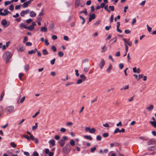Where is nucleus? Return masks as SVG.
Segmentation results:
<instances>
[{
    "label": "nucleus",
    "instance_id": "obj_1",
    "mask_svg": "<svg viewBox=\"0 0 156 156\" xmlns=\"http://www.w3.org/2000/svg\"><path fill=\"white\" fill-rule=\"evenodd\" d=\"M12 56V54L11 52L9 51H8L3 54L2 57L4 59L6 60V62L8 63Z\"/></svg>",
    "mask_w": 156,
    "mask_h": 156
},
{
    "label": "nucleus",
    "instance_id": "obj_2",
    "mask_svg": "<svg viewBox=\"0 0 156 156\" xmlns=\"http://www.w3.org/2000/svg\"><path fill=\"white\" fill-rule=\"evenodd\" d=\"M71 150L70 146L69 144H66L65 146L63 148V151L65 153L67 154Z\"/></svg>",
    "mask_w": 156,
    "mask_h": 156
},
{
    "label": "nucleus",
    "instance_id": "obj_3",
    "mask_svg": "<svg viewBox=\"0 0 156 156\" xmlns=\"http://www.w3.org/2000/svg\"><path fill=\"white\" fill-rule=\"evenodd\" d=\"M10 22L9 21H7L6 19H3L1 22V24L4 28L8 27L10 25Z\"/></svg>",
    "mask_w": 156,
    "mask_h": 156
},
{
    "label": "nucleus",
    "instance_id": "obj_4",
    "mask_svg": "<svg viewBox=\"0 0 156 156\" xmlns=\"http://www.w3.org/2000/svg\"><path fill=\"white\" fill-rule=\"evenodd\" d=\"M14 107L13 106H9L5 108V111L8 114H10L11 113L14 111Z\"/></svg>",
    "mask_w": 156,
    "mask_h": 156
},
{
    "label": "nucleus",
    "instance_id": "obj_5",
    "mask_svg": "<svg viewBox=\"0 0 156 156\" xmlns=\"http://www.w3.org/2000/svg\"><path fill=\"white\" fill-rule=\"evenodd\" d=\"M3 10V9H0V15L1 16H5L8 15L9 13H10V12L6 9H5L4 10V12H2Z\"/></svg>",
    "mask_w": 156,
    "mask_h": 156
},
{
    "label": "nucleus",
    "instance_id": "obj_6",
    "mask_svg": "<svg viewBox=\"0 0 156 156\" xmlns=\"http://www.w3.org/2000/svg\"><path fill=\"white\" fill-rule=\"evenodd\" d=\"M18 52L24 51L25 48L21 44H19L16 48Z\"/></svg>",
    "mask_w": 156,
    "mask_h": 156
},
{
    "label": "nucleus",
    "instance_id": "obj_7",
    "mask_svg": "<svg viewBox=\"0 0 156 156\" xmlns=\"http://www.w3.org/2000/svg\"><path fill=\"white\" fill-rule=\"evenodd\" d=\"M100 6L101 8L104 7L105 10L107 11L108 12H110V11L108 9V5H105V3H101L100 4Z\"/></svg>",
    "mask_w": 156,
    "mask_h": 156
},
{
    "label": "nucleus",
    "instance_id": "obj_8",
    "mask_svg": "<svg viewBox=\"0 0 156 156\" xmlns=\"http://www.w3.org/2000/svg\"><path fill=\"white\" fill-rule=\"evenodd\" d=\"M30 12L29 9H27L24 10H22L20 13V15L22 17L24 16L25 15L27 14Z\"/></svg>",
    "mask_w": 156,
    "mask_h": 156
},
{
    "label": "nucleus",
    "instance_id": "obj_9",
    "mask_svg": "<svg viewBox=\"0 0 156 156\" xmlns=\"http://www.w3.org/2000/svg\"><path fill=\"white\" fill-rule=\"evenodd\" d=\"M31 3L30 1H28L24 2L22 5V6L23 8H26L28 7L29 4H30Z\"/></svg>",
    "mask_w": 156,
    "mask_h": 156
},
{
    "label": "nucleus",
    "instance_id": "obj_10",
    "mask_svg": "<svg viewBox=\"0 0 156 156\" xmlns=\"http://www.w3.org/2000/svg\"><path fill=\"white\" fill-rule=\"evenodd\" d=\"M21 96L19 95L17 100V102L18 103H22L25 99V97L23 96L21 99H20Z\"/></svg>",
    "mask_w": 156,
    "mask_h": 156
},
{
    "label": "nucleus",
    "instance_id": "obj_11",
    "mask_svg": "<svg viewBox=\"0 0 156 156\" xmlns=\"http://www.w3.org/2000/svg\"><path fill=\"white\" fill-rule=\"evenodd\" d=\"M156 144V141L154 139H151L148 142H147V144L148 145L154 144Z\"/></svg>",
    "mask_w": 156,
    "mask_h": 156
},
{
    "label": "nucleus",
    "instance_id": "obj_12",
    "mask_svg": "<svg viewBox=\"0 0 156 156\" xmlns=\"http://www.w3.org/2000/svg\"><path fill=\"white\" fill-rule=\"evenodd\" d=\"M105 62L103 58H101L100 63V68L102 69L105 65Z\"/></svg>",
    "mask_w": 156,
    "mask_h": 156
},
{
    "label": "nucleus",
    "instance_id": "obj_13",
    "mask_svg": "<svg viewBox=\"0 0 156 156\" xmlns=\"http://www.w3.org/2000/svg\"><path fill=\"white\" fill-rule=\"evenodd\" d=\"M154 108V105L151 104L146 107V109L148 111H151L153 110Z\"/></svg>",
    "mask_w": 156,
    "mask_h": 156
},
{
    "label": "nucleus",
    "instance_id": "obj_14",
    "mask_svg": "<svg viewBox=\"0 0 156 156\" xmlns=\"http://www.w3.org/2000/svg\"><path fill=\"white\" fill-rule=\"evenodd\" d=\"M112 68V66L111 64H110L109 65L108 67L107 68L106 70V72L108 73H109L111 71V70Z\"/></svg>",
    "mask_w": 156,
    "mask_h": 156
},
{
    "label": "nucleus",
    "instance_id": "obj_15",
    "mask_svg": "<svg viewBox=\"0 0 156 156\" xmlns=\"http://www.w3.org/2000/svg\"><path fill=\"white\" fill-rule=\"evenodd\" d=\"M30 137L31 139L34 141L36 144H37L38 142V139L37 138L34 137L33 135H30Z\"/></svg>",
    "mask_w": 156,
    "mask_h": 156
},
{
    "label": "nucleus",
    "instance_id": "obj_16",
    "mask_svg": "<svg viewBox=\"0 0 156 156\" xmlns=\"http://www.w3.org/2000/svg\"><path fill=\"white\" fill-rule=\"evenodd\" d=\"M36 13L33 11L30 12V16L31 17H34L36 16Z\"/></svg>",
    "mask_w": 156,
    "mask_h": 156
},
{
    "label": "nucleus",
    "instance_id": "obj_17",
    "mask_svg": "<svg viewBox=\"0 0 156 156\" xmlns=\"http://www.w3.org/2000/svg\"><path fill=\"white\" fill-rule=\"evenodd\" d=\"M133 71L134 73H139L140 72V70L139 68H138L137 69H136V67H134L133 68Z\"/></svg>",
    "mask_w": 156,
    "mask_h": 156
},
{
    "label": "nucleus",
    "instance_id": "obj_18",
    "mask_svg": "<svg viewBox=\"0 0 156 156\" xmlns=\"http://www.w3.org/2000/svg\"><path fill=\"white\" fill-rule=\"evenodd\" d=\"M95 18V15L94 14H93L92 15L90 14V15L89 18V21L90 22L92 20L94 19Z\"/></svg>",
    "mask_w": 156,
    "mask_h": 156
},
{
    "label": "nucleus",
    "instance_id": "obj_19",
    "mask_svg": "<svg viewBox=\"0 0 156 156\" xmlns=\"http://www.w3.org/2000/svg\"><path fill=\"white\" fill-rule=\"evenodd\" d=\"M60 146L61 147L63 146L65 144V141L64 140H60L58 142Z\"/></svg>",
    "mask_w": 156,
    "mask_h": 156
},
{
    "label": "nucleus",
    "instance_id": "obj_20",
    "mask_svg": "<svg viewBox=\"0 0 156 156\" xmlns=\"http://www.w3.org/2000/svg\"><path fill=\"white\" fill-rule=\"evenodd\" d=\"M48 143L51 144L53 146L55 145V141L53 139H51L48 141Z\"/></svg>",
    "mask_w": 156,
    "mask_h": 156
},
{
    "label": "nucleus",
    "instance_id": "obj_21",
    "mask_svg": "<svg viewBox=\"0 0 156 156\" xmlns=\"http://www.w3.org/2000/svg\"><path fill=\"white\" fill-rule=\"evenodd\" d=\"M107 47L105 45H104L101 48V52L102 53L105 52L107 50Z\"/></svg>",
    "mask_w": 156,
    "mask_h": 156
},
{
    "label": "nucleus",
    "instance_id": "obj_22",
    "mask_svg": "<svg viewBox=\"0 0 156 156\" xmlns=\"http://www.w3.org/2000/svg\"><path fill=\"white\" fill-rule=\"evenodd\" d=\"M83 137L86 139L91 140H92V137L90 135H85Z\"/></svg>",
    "mask_w": 156,
    "mask_h": 156
},
{
    "label": "nucleus",
    "instance_id": "obj_23",
    "mask_svg": "<svg viewBox=\"0 0 156 156\" xmlns=\"http://www.w3.org/2000/svg\"><path fill=\"white\" fill-rule=\"evenodd\" d=\"M80 4V1L78 0H76L75 2V8H77Z\"/></svg>",
    "mask_w": 156,
    "mask_h": 156
},
{
    "label": "nucleus",
    "instance_id": "obj_24",
    "mask_svg": "<svg viewBox=\"0 0 156 156\" xmlns=\"http://www.w3.org/2000/svg\"><path fill=\"white\" fill-rule=\"evenodd\" d=\"M150 123L154 128H156V120L153 121H150Z\"/></svg>",
    "mask_w": 156,
    "mask_h": 156
},
{
    "label": "nucleus",
    "instance_id": "obj_25",
    "mask_svg": "<svg viewBox=\"0 0 156 156\" xmlns=\"http://www.w3.org/2000/svg\"><path fill=\"white\" fill-rule=\"evenodd\" d=\"M41 31V32H46L47 31V29L45 27H42L40 29Z\"/></svg>",
    "mask_w": 156,
    "mask_h": 156
},
{
    "label": "nucleus",
    "instance_id": "obj_26",
    "mask_svg": "<svg viewBox=\"0 0 156 156\" xmlns=\"http://www.w3.org/2000/svg\"><path fill=\"white\" fill-rule=\"evenodd\" d=\"M34 28V27L33 26L30 25L28 27H27V28L26 29H27L30 30H32Z\"/></svg>",
    "mask_w": 156,
    "mask_h": 156
},
{
    "label": "nucleus",
    "instance_id": "obj_27",
    "mask_svg": "<svg viewBox=\"0 0 156 156\" xmlns=\"http://www.w3.org/2000/svg\"><path fill=\"white\" fill-rule=\"evenodd\" d=\"M38 127V123H35V125L32 126V129L33 130H36Z\"/></svg>",
    "mask_w": 156,
    "mask_h": 156
},
{
    "label": "nucleus",
    "instance_id": "obj_28",
    "mask_svg": "<svg viewBox=\"0 0 156 156\" xmlns=\"http://www.w3.org/2000/svg\"><path fill=\"white\" fill-rule=\"evenodd\" d=\"M29 65L28 64L24 66V68L26 71H27L29 69Z\"/></svg>",
    "mask_w": 156,
    "mask_h": 156
},
{
    "label": "nucleus",
    "instance_id": "obj_29",
    "mask_svg": "<svg viewBox=\"0 0 156 156\" xmlns=\"http://www.w3.org/2000/svg\"><path fill=\"white\" fill-rule=\"evenodd\" d=\"M69 144L72 146H74L75 145V142L74 140L71 139L69 142Z\"/></svg>",
    "mask_w": 156,
    "mask_h": 156
},
{
    "label": "nucleus",
    "instance_id": "obj_30",
    "mask_svg": "<svg viewBox=\"0 0 156 156\" xmlns=\"http://www.w3.org/2000/svg\"><path fill=\"white\" fill-rule=\"evenodd\" d=\"M20 27L21 28H24L26 29L27 28V26H26L24 23H21L20 25Z\"/></svg>",
    "mask_w": 156,
    "mask_h": 156
},
{
    "label": "nucleus",
    "instance_id": "obj_31",
    "mask_svg": "<svg viewBox=\"0 0 156 156\" xmlns=\"http://www.w3.org/2000/svg\"><path fill=\"white\" fill-rule=\"evenodd\" d=\"M154 146H150L147 148V150L149 151H153L154 150Z\"/></svg>",
    "mask_w": 156,
    "mask_h": 156
},
{
    "label": "nucleus",
    "instance_id": "obj_32",
    "mask_svg": "<svg viewBox=\"0 0 156 156\" xmlns=\"http://www.w3.org/2000/svg\"><path fill=\"white\" fill-rule=\"evenodd\" d=\"M10 145L13 147L15 148L16 147V145L14 142H11L10 144Z\"/></svg>",
    "mask_w": 156,
    "mask_h": 156
},
{
    "label": "nucleus",
    "instance_id": "obj_33",
    "mask_svg": "<svg viewBox=\"0 0 156 156\" xmlns=\"http://www.w3.org/2000/svg\"><path fill=\"white\" fill-rule=\"evenodd\" d=\"M96 131V129L95 128H93L90 129V133H94Z\"/></svg>",
    "mask_w": 156,
    "mask_h": 156
},
{
    "label": "nucleus",
    "instance_id": "obj_34",
    "mask_svg": "<svg viewBox=\"0 0 156 156\" xmlns=\"http://www.w3.org/2000/svg\"><path fill=\"white\" fill-rule=\"evenodd\" d=\"M39 113L40 111L38 110L35 113V114L32 116V117L34 118H36L37 115L39 114Z\"/></svg>",
    "mask_w": 156,
    "mask_h": 156
},
{
    "label": "nucleus",
    "instance_id": "obj_35",
    "mask_svg": "<svg viewBox=\"0 0 156 156\" xmlns=\"http://www.w3.org/2000/svg\"><path fill=\"white\" fill-rule=\"evenodd\" d=\"M4 94H5L4 91L2 92L1 94L0 101H1L2 100V99L4 96Z\"/></svg>",
    "mask_w": 156,
    "mask_h": 156
},
{
    "label": "nucleus",
    "instance_id": "obj_36",
    "mask_svg": "<svg viewBox=\"0 0 156 156\" xmlns=\"http://www.w3.org/2000/svg\"><path fill=\"white\" fill-rule=\"evenodd\" d=\"M90 128L89 127H86L85 128V131L86 132H89L90 133Z\"/></svg>",
    "mask_w": 156,
    "mask_h": 156
},
{
    "label": "nucleus",
    "instance_id": "obj_37",
    "mask_svg": "<svg viewBox=\"0 0 156 156\" xmlns=\"http://www.w3.org/2000/svg\"><path fill=\"white\" fill-rule=\"evenodd\" d=\"M44 10L43 9H42L40 12L39 13V16H43L44 15Z\"/></svg>",
    "mask_w": 156,
    "mask_h": 156
},
{
    "label": "nucleus",
    "instance_id": "obj_38",
    "mask_svg": "<svg viewBox=\"0 0 156 156\" xmlns=\"http://www.w3.org/2000/svg\"><path fill=\"white\" fill-rule=\"evenodd\" d=\"M110 9L111 11H114L115 10L114 7L113 6H109L108 7Z\"/></svg>",
    "mask_w": 156,
    "mask_h": 156
},
{
    "label": "nucleus",
    "instance_id": "obj_39",
    "mask_svg": "<svg viewBox=\"0 0 156 156\" xmlns=\"http://www.w3.org/2000/svg\"><path fill=\"white\" fill-rule=\"evenodd\" d=\"M12 3L11 1H6L4 3V4L5 6H7L11 4Z\"/></svg>",
    "mask_w": 156,
    "mask_h": 156
},
{
    "label": "nucleus",
    "instance_id": "obj_40",
    "mask_svg": "<svg viewBox=\"0 0 156 156\" xmlns=\"http://www.w3.org/2000/svg\"><path fill=\"white\" fill-rule=\"evenodd\" d=\"M80 77L82 79H82L83 80H84L86 79V76L83 74L80 75Z\"/></svg>",
    "mask_w": 156,
    "mask_h": 156
},
{
    "label": "nucleus",
    "instance_id": "obj_41",
    "mask_svg": "<svg viewBox=\"0 0 156 156\" xmlns=\"http://www.w3.org/2000/svg\"><path fill=\"white\" fill-rule=\"evenodd\" d=\"M125 46V50L126 52L127 53L128 51L129 48L127 45L126 44H124Z\"/></svg>",
    "mask_w": 156,
    "mask_h": 156
},
{
    "label": "nucleus",
    "instance_id": "obj_42",
    "mask_svg": "<svg viewBox=\"0 0 156 156\" xmlns=\"http://www.w3.org/2000/svg\"><path fill=\"white\" fill-rule=\"evenodd\" d=\"M83 81V80H82V79H80L77 80L76 82V83L77 84H79L82 83Z\"/></svg>",
    "mask_w": 156,
    "mask_h": 156
},
{
    "label": "nucleus",
    "instance_id": "obj_43",
    "mask_svg": "<svg viewBox=\"0 0 156 156\" xmlns=\"http://www.w3.org/2000/svg\"><path fill=\"white\" fill-rule=\"evenodd\" d=\"M44 55H46L48 54V53L46 49H44L42 51Z\"/></svg>",
    "mask_w": 156,
    "mask_h": 156
},
{
    "label": "nucleus",
    "instance_id": "obj_44",
    "mask_svg": "<svg viewBox=\"0 0 156 156\" xmlns=\"http://www.w3.org/2000/svg\"><path fill=\"white\" fill-rule=\"evenodd\" d=\"M100 22H101L100 20H98V21L95 22L94 23V25L95 26H98L100 23Z\"/></svg>",
    "mask_w": 156,
    "mask_h": 156
},
{
    "label": "nucleus",
    "instance_id": "obj_45",
    "mask_svg": "<svg viewBox=\"0 0 156 156\" xmlns=\"http://www.w3.org/2000/svg\"><path fill=\"white\" fill-rule=\"evenodd\" d=\"M58 55L60 57H62L64 55V53L62 51H60L58 52Z\"/></svg>",
    "mask_w": 156,
    "mask_h": 156
},
{
    "label": "nucleus",
    "instance_id": "obj_46",
    "mask_svg": "<svg viewBox=\"0 0 156 156\" xmlns=\"http://www.w3.org/2000/svg\"><path fill=\"white\" fill-rule=\"evenodd\" d=\"M51 49L54 52H55L56 51V48L54 46H52L51 47Z\"/></svg>",
    "mask_w": 156,
    "mask_h": 156
},
{
    "label": "nucleus",
    "instance_id": "obj_47",
    "mask_svg": "<svg viewBox=\"0 0 156 156\" xmlns=\"http://www.w3.org/2000/svg\"><path fill=\"white\" fill-rule=\"evenodd\" d=\"M147 27L148 31L149 32H151L152 30V28L150 27L148 25H147Z\"/></svg>",
    "mask_w": 156,
    "mask_h": 156
},
{
    "label": "nucleus",
    "instance_id": "obj_48",
    "mask_svg": "<svg viewBox=\"0 0 156 156\" xmlns=\"http://www.w3.org/2000/svg\"><path fill=\"white\" fill-rule=\"evenodd\" d=\"M96 139L97 140L100 141L101 139V137L100 135H98L96 136Z\"/></svg>",
    "mask_w": 156,
    "mask_h": 156
},
{
    "label": "nucleus",
    "instance_id": "obj_49",
    "mask_svg": "<svg viewBox=\"0 0 156 156\" xmlns=\"http://www.w3.org/2000/svg\"><path fill=\"white\" fill-rule=\"evenodd\" d=\"M24 137L28 140H30V139H31L30 137H29L27 135H25L24 136Z\"/></svg>",
    "mask_w": 156,
    "mask_h": 156
},
{
    "label": "nucleus",
    "instance_id": "obj_50",
    "mask_svg": "<svg viewBox=\"0 0 156 156\" xmlns=\"http://www.w3.org/2000/svg\"><path fill=\"white\" fill-rule=\"evenodd\" d=\"M38 153L37 152H34L33 153L32 155H31V156H38Z\"/></svg>",
    "mask_w": 156,
    "mask_h": 156
},
{
    "label": "nucleus",
    "instance_id": "obj_51",
    "mask_svg": "<svg viewBox=\"0 0 156 156\" xmlns=\"http://www.w3.org/2000/svg\"><path fill=\"white\" fill-rule=\"evenodd\" d=\"M73 84H74V82H69L67 83L66 84V86H68L69 85H72Z\"/></svg>",
    "mask_w": 156,
    "mask_h": 156
},
{
    "label": "nucleus",
    "instance_id": "obj_52",
    "mask_svg": "<svg viewBox=\"0 0 156 156\" xmlns=\"http://www.w3.org/2000/svg\"><path fill=\"white\" fill-rule=\"evenodd\" d=\"M108 135L109 134L108 133H105L102 135L103 137H107L108 136Z\"/></svg>",
    "mask_w": 156,
    "mask_h": 156
},
{
    "label": "nucleus",
    "instance_id": "obj_53",
    "mask_svg": "<svg viewBox=\"0 0 156 156\" xmlns=\"http://www.w3.org/2000/svg\"><path fill=\"white\" fill-rule=\"evenodd\" d=\"M118 132L119 133V129L118 128H116L115 130L114 133L115 134H116L118 133Z\"/></svg>",
    "mask_w": 156,
    "mask_h": 156
},
{
    "label": "nucleus",
    "instance_id": "obj_54",
    "mask_svg": "<svg viewBox=\"0 0 156 156\" xmlns=\"http://www.w3.org/2000/svg\"><path fill=\"white\" fill-rule=\"evenodd\" d=\"M119 67L120 69H122L124 66V65L122 63H121L119 64Z\"/></svg>",
    "mask_w": 156,
    "mask_h": 156
},
{
    "label": "nucleus",
    "instance_id": "obj_55",
    "mask_svg": "<svg viewBox=\"0 0 156 156\" xmlns=\"http://www.w3.org/2000/svg\"><path fill=\"white\" fill-rule=\"evenodd\" d=\"M14 9V6L12 5H11L9 8V9L11 11H12Z\"/></svg>",
    "mask_w": 156,
    "mask_h": 156
},
{
    "label": "nucleus",
    "instance_id": "obj_56",
    "mask_svg": "<svg viewBox=\"0 0 156 156\" xmlns=\"http://www.w3.org/2000/svg\"><path fill=\"white\" fill-rule=\"evenodd\" d=\"M145 0L142 1L139 4V5L141 6H144L145 3Z\"/></svg>",
    "mask_w": 156,
    "mask_h": 156
},
{
    "label": "nucleus",
    "instance_id": "obj_57",
    "mask_svg": "<svg viewBox=\"0 0 156 156\" xmlns=\"http://www.w3.org/2000/svg\"><path fill=\"white\" fill-rule=\"evenodd\" d=\"M23 74L22 73H20L19 74V77L20 80H22L21 78L23 76Z\"/></svg>",
    "mask_w": 156,
    "mask_h": 156
},
{
    "label": "nucleus",
    "instance_id": "obj_58",
    "mask_svg": "<svg viewBox=\"0 0 156 156\" xmlns=\"http://www.w3.org/2000/svg\"><path fill=\"white\" fill-rule=\"evenodd\" d=\"M75 75L77 76H79V74L78 73V70L77 69L75 70Z\"/></svg>",
    "mask_w": 156,
    "mask_h": 156
},
{
    "label": "nucleus",
    "instance_id": "obj_59",
    "mask_svg": "<svg viewBox=\"0 0 156 156\" xmlns=\"http://www.w3.org/2000/svg\"><path fill=\"white\" fill-rule=\"evenodd\" d=\"M49 152V150L48 149L45 148V154H48Z\"/></svg>",
    "mask_w": 156,
    "mask_h": 156
},
{
    "label": "nucleus",
    "instance_id": "obj_60",
    "mask_svg": "<svg viewBox=\"0 0 156 156\" xmlns=\"http://www.w3.org/2000/svg\"><path fill=\"white\" fill-rule=\"evenodd\" d=\"M28 53L29 54H32L35 53V52L34 50H31V51H29Z\"/></svg>",
    "mask_w": 156,
    "mask_h": 156
},
{
    "label": "nucleus",
    "instance_id": "obj_61",
    "mask_svg": "<svg viewBox=\"0 0 156 156\" xmlns=\"http://www.w3.org/2000/svg\"><path fill=\"white\" fill-rule=\"evenodd\" d=\"M44 42H45V44L47 45V46H48L49 45V43L48 42V40L47 39H46L45 41H44Z\"/></svg>",
    "mask_w": 156,
    "mask_h": 156
},
{
    "label": "nucleus",
    "instance_id": "obj_62",
    "mask_svg": "<svg viewBox=\"0 0 156 156\" xmlns=\"http://www.w3.org/2000/svg\"><path fill=\"white\" fill-rule=\"evenodd\" d=\"M28 37L27 36H25L23 39V43H25L26 41H27L28 40Z\"/></svg>",
    "mask_w": 156,
    "mask_h": 156
},
{
    "label": "nucleus",
    "instance_id": "obj_63",
    "mask_svg": "<svg viewBox=\"0 0 156 156\" xmlns=\"http://www.w3.org/2000/svg\"><path fill=\"white\" fill-rule=\"evenodd\" d=\"M51 38L52 39L55 40L57 39V37L56 35H53L52 36Z\"/></svg>",
    "mask_w": 156,
    "mask_h": 156
},
{
    "label": "nucleus",
    "instance_id": "obj_64",
    "mask_svg": "<svg viewBox=\"0 0 156 156\" xmlns=\"http://www.w3.org/2000/svg\"><path fill=\"white\" fill-rule=\"evenodd\" d=\"M54 154V153L52 152H50L48 153V156H53Z\"/></svg>",
    "mask_w": 156,
    "mask_h": 156
}]
</instances>
